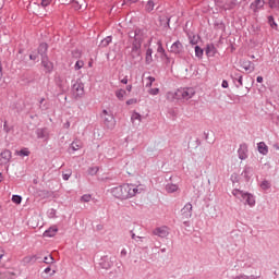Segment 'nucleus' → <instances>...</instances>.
<instances>
[{"label":"nucleus","mask_w":279,"mask_h":279,"mask_svg":"<svg viewBox=\"0 0 279 279\" xmlns=\"http://www.w3.org/2000/svg\"><path fill=\"white\" fill-rule=\"evenodd\" d=\"M145 191V186L143 185H134V184H122L117 187L111 189V194L117 199H130L136 195H141Z\"/></svg>","instance_id":"obj_1"},{"label":"nucleus","mask_w":279,"mask_h":279,"mask_svg":"<svg viewBox=\"0 0 279 279\" xmlns=\"http://www.w3.org/2000/svg\"><path fill=\"white\" fill-rule=\"evenodd\" d=\"M74 69L75 71H80V69H84V61L82 60L76 61Z\"/></svg>","instance_id":"obj_38"},{"label":"nucleus","mask_w":279,"mask_h":279,"mask_svg":"<svg viewBox=\"0 0 279 279\" xmlns=\"http://www.w3.org/2000/svg\"><path fill=\"white\" fill-rule=\"evenodd\" d=\"M39 108L40 110H49V104L45 102V98L39 99Z\"/></svg>","instance_id":"obj_30"},{"label":"nucleus","mask_w":279,"mask_h":279,"mask_svg":"<svg viewBox=\"0 0 279 279\" xmlns=\"http://www.w3.org/2000/svg\"><path fill=\"white\" fill-rule=\"evenodd\" d=\"M98 171H99V168H98V167H92V168H89V169L87 170V172H88L89 175H97Z\"/></svg>","instance_id":"obj_37"},{"label":"nucleus","mask_w":279,"mask_h":279,"mask_svg":"<svg viewBox=\"0 0 279 279\" xmlns=\"http://www.w3.org/2000/svg\"><path fill=\"white\" fill-rule=\"evenodd\" d=\"M247 154H248L247 144H241L238 149V156L240 160H247Z\"/></svg>","instance_id":"obj_12"},{"label":"nucleus","mask_w":279,"mask_h":279,"mask_svg":"<svg viewBox=\"0 0 279 279\" xmlns=\"http://www.w3.org/2000/svg\"><path fill=\"white\" fill-rule=\"evenodd\" d=\"M48 217H49L50 219H53V217H56V209H50V210L48 211Z\"/></svg>","instance_id":"obj_45"},{"label":"nucleus","mask_w":279,"mask_h":279,"mask_svg":"<svg viewBox=\"0 0 279 279\" xmlns=\"http://www.w3.org/2000/svg\"><path fill=\"white\" fill-rule=\"evenodd\" d=\"M260 189H263V191H268V189H271V183H269V181L265 180L260 183Z\"/></svg>","instance_id":"obj_32"},{"label":"nucleus","mask_w":279,"mask_h":279,"mask_svg":"<svg viewBox=\"0 0 279 279\" xmlns=\"http://www.w3.org/2000/svg\"><path fill=\"white\" fill-rule=\"evenodd\" d=\"M170 51L171 53H182V51H184V46H182V43H180V40L173 43L170 47Z\"/></svg>","instance_id":"obj_14"},{"label":"nucleus","mask_w":279,"mask_h":279,"mask_svg":"<svg viewBox=\"0 0 279 279\" xmlns=\"http://www.w3.org/2000/svg\"><path fill=\"white\" fill-rule=\"evenodd\" d=\"M62 178H63V180H69V178H71V172H68V173H63L62 174Z\"/></svg>","instance_id":"obj_49"},{"label":"nucleus","mask_w":279,"mask_h":279,"mask_svg":"<svg viewBox=\"0 0 279 279\" xmlns=\"http://www.w3.org/2000/svg\"><path fill=\"white\" fill-rule=\"evenodd\" d=\"M58 234V227L52 226L48 230L44 232V236L51 239L52 236H56Z\"/></svg>","instance_id":"obj_17"},{"label":"nucleus","mask_w":279,"mask_h":279,"mask_svg":"<svg viewBox=\"0 0 279 279\" xmlns=\"http://www.w3.org/2000/svg\"><path fill=\"white\" fill-rule=\"evenodd\" d=\"M112 43V36H107L105 39L101 40L100 47H108Z\"/></svg>","instance_id":"obj_29"},{"label":"nucleus","mask_w":279,"mask_h":279,"mask_svg":"<svg viewBox=\"0 0 279 279\" xmlns=\"http://www.w3.org/2000/svg\"><path fill=\"white\" fill-rule=\"evenodd\" d=\"M37 258L38 257H36V255H28L25 256L22 262L24 263V265H29L32 263H36Z\"/></svg>","instance_id":"obj_19"},{"label":"nucleus","mask_w":279,"mask_h":279,"mask_svg":"<svg viewBox=\"0 0 279 279\" xmlns=\"http://www.w3.org/2000/svg\"><path fill=\"white\" fill-rule=\"evenodd\" d=\"M193 217V205L186 203L181 209V219H191Z\"/></svg>","instance_id":"obj_8"},{"label":"nucleus","mask_w":279,"mask_h":279,"mask_svg":"<svg viewBox=\"0 0 279 279\" xmlns=\"http://www.w3.org/2000/svg\"><path fill=\"white\" fill-rule=\"evenodd\" d=\"M159 93H160V88H150L148 90V95H153V96L159 95Z\"/></svg>","instance_id":"obj_42"},{"label":"nucleus","mask_w":279,"mask_h":279,"mask_svg":"<svg viewBox=\"0 0 279 279\" xmlns=\"http://www.w3.org/2000/svg\"><path fill=\"white\" fill-rule=\"evenodd\" d=\"M142 116L138 112H134L131 117V121L134 123V121H138L141 123Z\"/></svg>","instance_id":"obj_34"},{"label":"nucleus","mask_w":279,"mask_h":279,"mask_svg":"<svg viewBox=\"0 0 279 279\" xmlns=\"http://www.w3.org/2000/svg\"><path fill=\"white\" fill-rule=\"evenodd\" d=\"M126 90H128L129 93H132V85H128V86H126Z\"/></svg>","instance_id":"obj_58"},{"label":"nucleus","mask_w":279,"mask_h":279,"mask_svg":"<svg viewBox=\"0 0 279 279\" xmlns=\"http://www.w3.org/2000/svg\"><path fill=\"white\" fill-rule=\"evenodd\" d=\"M71 148L73 149V151H77V149H82V142H80V140L72 142Z\"/></svg>","instance_id":"obj_28"},{"label":"nucleus","mask_w":279,"mask_h":279,"mask_svg":"<svg viewBox=\"0 0 279 279\" xmlns=\"http://www.w3.org/2000/svg\"><path fill=\"white\" fill-rule=\"evenodd\" d=\"M125 95H126L125 89H118V90L116 92V97H117L120 101H123V99H125Z\"/></svg>","instance_id":"obj_25"},{"label":"nucleus","mask_w":279,"mask_h":279,"mask_svg":"<svg viewBox=\"0 0 279 279\" xmlns=\"http://www.w3.org/2000/svg\"><path fill=\"white\" fill-rule=\"evenodd\" d=\"M146 88H151L154 82H156V78L154 76L146 77Z\"/></svg>","instance_id":"obj_33"},{"label":"nucleus","mask_w":279,"mask_h":279,"mask_svg":"<svg viewBox=\"0 0 279 279\" xmlns=\"http://www.w3.org/2000/svg\"><path fill=\"white\" fill-rule=\"evenodd\" d=\"M268 25H270L271 29L278 32V23H276V20L271 15L268 16Z\"/></svg>","instance_id":"obj_24"},{"label":"nucleus","mask_w":279,"mask_h":279,"mask_svg":"<svg viewBox=\"0 0 279 279\" xmlns=\"http://www.w3.org/2000/svg\"><path fill=\"white\" fill-rule=\"evenodd\" d=\"M12 202L13 204H21L23 202V197H21V195H13Z\"/></svg>","instance_id":"obj_36"},{"label":"nucleus","mask_w":279,"mask_h":279,"mask_svg":"<svg viewBox=\"0 0 279 279\" xmlns=\"http://www.w3.org/2000/svg\"><path fill=\"white\" fill-rule=\"evenodd\" d=\"M233 82H235L236 88H241L243 86V75L239 74V72H235L232 74Z\"/></svg>","instance_id":"obj_16"},{"label":"nucleus","mask_w":279,"mask_h":279,"mask_svg":"<svg viewBox=\"0 0 279 279\" xmlns=\"http://www.w3.org/2000/svg\"><path fill=\"white\" fill-rule=\"evenodd\" d=\"M4 255H5V252L3 251L2 247H0V260L3 258Z\"/></svg>","instance_id":"obj_52"},{"label":"nucleus","mask_w":279,"mask_h":279,"mask_svg":"<svg viewBox=\"0 0 279 279\" xmlns=\"http://www.w3.org/2000/svg\"><path fill=\"white\" fill-rule=\"evenodd\" d=\"M132 104H136V99H129L126 101V106H132Z\"/></svg>","instance_id":"obj_50"},{"label":"nucleus","mask_w":279,"mask_h":279,"mask_svg":"<svg viewBox=\"0 0 279 279\" xmlns=\"http://www.w3.org/2000/svg\"><path fill=\"white\" fill-rule=\"evenodd\" d=\"M12 160V151L5 149L0 154V165H9Z\"/></svg>","instance_id":"obj_10"},{"label":"nucleus","mask_w":279,"mask_h":279,"mask_svg":"<svg viewBox=\"0 0 279 279\" xmlns=\"http://www.w3.org/2000/svg\"><path fill=\"white\" fill-rule=\"evenodd\" d=\"M131 239L141 241L143 243V236H136V233L134 231H131Z\"/></svg>","instance_id":"obj_43"},{"label":"nucleus","mask_w":279,"mask_h":279,"mask_svg":"<svg viewBox=\"0 0 279 279\" xmlns=\"http://www.w3.org/2000/svg\"><path fill=\"white\" fill-rule=\"evenodd\" d=\"M49 3H51L50 0H41L43 8H47V5H49Z\"/></svg>","instance_id":"obj_47"},{"label":"nucleus","mask_w":279,"mask_h":279,"mask_svg":"<svg viewBox=\"0 0 279 279\" xmlns=\"http://www.w3.org/2000/svg\"><path fill=\"white\" fill-rule=\"evenodd\" d=\"M44 263H46V265L53 264V256L49 255V256L44 257Z\"/></svg>","instance_id":"obj_40"},{"label":"nucleus","mask_w":279,"mask_h":279,"mask_svg":"<svg viewBox=\"0 0 279 279\" xmlns=\"http://www.w3.org/2000/svg\"><path fill=\"white\" fill-rule=\"evenodd\" d=\"M3 130H4V132H5L7 134H9V132H10V126L8 125V121L4 122V124H3Z\"/></svg>","instance_id":"obj_46"},{"label":"nucleus","mask_w":279,"mask_h":279,"mask_svg":"<svg viewBox=\"0 0 279 279\" xmlns=\"http://www.w3.org/2000/svg\"><path fill=\"white\" fill-rule=\"evenodd\" d=\"M138 0H123L122 5H132V3H136Z\"/></svg>","instance_id":"obj_44"},{"label":"nucleus","mask_w":279,"mask_h":279,"mask_svg":"<svg viewBox=\"0 0 279 279\" xmlns=\"http://www.w3.org/2000/svg\"><path fill=\"white\" fill-rule=\"evenodd\" d=\"M178 100L189 101V99H193L195 97V88L193 87H181L177 89Z\"/></svg>","instance_id":"obj_4"},{"label":"nucleus","mask_w":279,"mask_h":279,"mask_svg":"<svg viewBox=\"0 0 279 279\" xmlns=\"http://www.w3.org/2000/svg\"><path fill=\"white\" fill-rule=\"evenodd\" d=\"M154 8H156V3L154 2V0H148L145 5L146 12H153Z\"/></svg>","instance_id":"obj_26"},{"label":"nucleus","mask_w":279,"mask_h":279,"mask_svg":"<svg viewBox=\"0 0 279 279\" xmlns=\"http://www.w3.org/2000/svg\"><path fill=\"white\" fill-rule=\"evenodd\" d=\"M46 274H49L50 271H51V267H47V268H45V270H44Z\"/></svg>","instance_id":"obj_57"},{"label":"nucleus","mask_w":279,"mask_h":279,"mask_svg":"<svg viewBox=\"0 0 279 279\" xmlns=\"http://www.w3.org/2000/svg\"><path fill=\"white\" fill-rule=\"evenodd\" d=\"M153 53H154V50H151V48H148L146 50V57H145L146 64H151V62H154V58L151 57Z\"/></svg>","instance_id":"obj_20"},{"label":"nucleus","mask_w":279,"mask_h":279,"mask_svg":"<svg viewBox=\"0 0 279 279\" xmlns=\"http://www.w3.org/2000/svg\"><path fill=\"white\" fill-rule=\"evenodd\" d=\"M245 204H247V196H245V199H244Z\"/></svg>","instance_id":"obj_63"},{"label":"nucleus","mask_w":279,"mask_h":279,"mask_svg":"<svg viewBox=\"0 0 279 279\" xmlns=\"http://www.w3.org/2000/svg\"><path fill=\"white\" fill-rule=\"evenodd\" d=\"M242 175L245 180L250 181V178H252V167H245L242 171Z\"/></svg>","instance_id":"obj_22"},{"label":"nucleus","mask_w":279,"mask_h":279,"mask_svg":"<svg viewBox=\"0 0 279 279\" xmlns=\"http://www.w3.org/2000/svg\"><path fill=\"white\" fill-rule=\"evenodd\" d=\"M256 82H258V84H263V76H257Z\"/></svg>","instance_id":"obj_55"},{"label":"nucleus","mask_w":279,"mask_h":279,"mask_svg":"<svg viewBox=\"0 0 279 279\" xmlns=\"http://www.w3.org/2000/svg\"><path fill=\"white\" fill-rule=\"evenodd\" d=\"M157 53H160L161 58H168L165 48L162 47V43L158 41Z\"/></svg>","instance_id":"obj_27"},{"label":"nucleus","mask_w":279,"mask_h":279,"mask_svg":"<svg viewBox=\"0 0 279 279\" xmlns=\"http://www.w3.org/2000/svg\"><path fill=\"white\" fill-rule=\"evenodd\" d=\"M0 10H3V1L0 0Z\"/></svg>","instance_id":"obj_59"},{"label":"nucleus","mask_w":279,"mask_h":279,"mask_svg":"<svg viewBox=\"0 0 279 279\" xmlns=\"http://www.w3.org/2000/svg\"><path fill=\"white\" fill-rule=\"evenodd\" d=\"M179 189H180V187L178 186V184L168 183V184L166 185V191H167V193H175V192H178Z\"/></svg>","instance_id":"obj_21"},{"label":"nucleus","mask_w":279,"mask_h":279,"mask_svg":"<svg viewBox=\"0 0 279 279\" xmlns=\"http://www.w3.org/2000/svg\"><path fill=\"white\" fill-rule=\"evenodd\" d=\"M29 60H33L34 62H38V54H31Z\"/></svg>","instance_id":"obj_48"},{"label":"nucleus","mask_w":279,"mask_h":279,"mask_svg":"<svg viewBox=\"0 0 279 279\" xmlns=\"http://www.w3.org/2000/svg\"><path fill=\"white\" fill-rule=\"evenodd\" d=\"M120 254L121 256H128V250L123 248Z\"/></svg>","instance_id":"obj_54"},{"label":"nucleus","mask_w":279,"mask_h":279,"mask_svg":"<svg viewBox=\"0 0 279 279\" xmlns=\"http://www.w3.org/2000/svg\"><path fill=\"white\" fill-rule=\"evenodd\" d=\"M269 8L272 10H279V0H269Z\"/></svg>","instance_id":"obj_31"},{"label":"nucleus","mask_w":279,"mask_h":279,"mask_svg":"<svg viewBox=\"0 0 279 279\" xmlns=\"http://www.w3.org/2000/svg\"><path fill=\"white\" fill-rule=\"evenodd\" d=\"M84 83L76 81L72 86V95L75 99L84 97Z\"/></svg>","instance_id":"obj_6"},{"label":"nucleus","mask_w":279,"mask_h":279,"mask_svg":"<svg viewBox=\"0 0 279 279\" xmlns=\"http://www.w3.org/2000/svg\"><path fill=\"white\" fill-rule=\"evenodd\" d=\"M221 86L222 88H228L229 86L228 81L223 80Z\"/></svg>","instance_id":"obj_51"},{"label":"nucleus","mask_w":279,"mask_h":279,"mask_svg":"<svg viewBox=\"0 0 279 279\" xmlns=\"http://www.w3.org/2000/svg\"><path fill=\"white\" fill-rule=\"evenodd\" d=\"M121 83H122V84H128V77L122 78V80H121Z\"/></svg>","instance_id":"obj_56"},{"label":"nucleus","mask_w":279,"mask_h":279,"mask_svg":"<svg viewBox=\"0 0 279 279\" xmlns=\"http://www.w3.org/2000/svg\"><path fill=\"white\" fill-rule=\"evenodd\" d=\"M41 65L46 73H51L53 71V62L49 61V57L41 58Z\"/></svg>","instance_id":"obj_11"},{"label":"nucleus","mask_w":279,"mask_h":279,"mask_svg":"<svg viewBox=\"0 0 279 279\" xmlns=\"http://www.w3.org/2000/svg\"><path fill=\"white\" fill-rule=\"evenodd\" d=\"M102 121L107 130H114L117 125V120L114 119L112 112H109L106 109L102 110Z\"/></svg>","instance_id":"obj_5"},{"label":"nucleus","mask_w":279,"mask_h":279,"mask_svg":"<svg viewBox=\"0 0 279 279\" xmlns=\"http://www.w3.org/2000/svg\"><path fill=\"white\" fill-rule=\"evenodd\" d=\"M93 198V196H90V194H84L82 197H81V202H90V199Z\"/></svg>","instance_id":"obj_41"},{"label":"nucleus","mask_w":279,"mask_h":279,"mask_svg":"<svg viewBox=\"0 0 279 279\" xmlns=\"http://www.w3.org/2000/svg\"><path fill=\"white\" fill-rule=\"evenodd\" d=\"M144 38L145 35L143 34V29L141 28H135L134 31L129 32V40L132 44V58H138L141 56V47L143 45Z\"/></svg>","instance_id":"obj_2"},{"label":"nucleus","mask_w":279,"mask_h":279,"mask_svg":"<svg viewBox=\"0 0 279 279\" xmlns=\"http://www.w3.org/2000/svg\"><path fill=\"white\" fill-rule=\"evenodd\" d=\"M3 77V73L1 72V65H0V80Z\"/></svg>","instance_id":"obj_61"},{"label":"nucleus","mask_w":279,"mask_h":279,"mask_svg":"<svg viewBox=\"0 0 279 279\" xmlns=\"http://www.w3.org/2000/svg\"><path fill=\"white\" fill-rule=\"evenodd\" d=\"M257 149L262 154V156H267V154H269V147L267 146V144H265V142H259L257 144Z\"/></svg>","instance_id":"obj_15"},{"label":"nucleus","mask_w":279,"mask_h":279,"mask_svg":"<svg viewBox=\"0 0 279 279\" xmlns=\"http://www.w3.org/2000/svg\"><path fill=\"white\" fill-rule=\"evenodd\" d=\"M47 49H49V46L47 44H40L38 47V53L41 56V58H47Z\"/></svg>","instance_id":"obj_18"},{"label":"nucleus","mask_w":279,"mask_h":279,"mask_svg":"<svg viewBox=\"0 0 279 279\" xmlns=\"http://www.w3.org/2000/svg\"><path fill=\"white\" fill-rule=\"evenodd\" d=\"M17 156H29V149L23 148L20 151H16Z\"/></svg>","instance_id":"obj_39"},{"label":"nucleus","mask_w":279,"mask_h":279,"mask_svg":"<svg viewBox=\"0 0 279 279\" xmlns=\"http://www.w3.org/2000/svg\"><path fill=\"white\" fill-rule=\"evenodd\" d=\"M183 223H184V226H189V221H184Z\"/></svg>","instance_id":"obj_62"},{"label":"nucleus","mask_w":279,"mask_h":279,"mask_svg":"<svg viewBox=\"0 0 279 279\" xmlns=\"http://www.w3.org/2000/svg\"><path fill=\"white\" fill-rule=\"evenodd\" d=\"M265 8V0H255L250 4V9L254 12V14H258L259 10Z\"/></svg>","instance_id":"obj_9"},{"label":"nucleus","mask_w":279,"mask_h":279,"mask_svg":"<svg viewBox=\"0 0 279 279\" xmlns=\"http://www.w3.org/2000/svg\"><path fill=\"white\" fill-rule=\"evenodd\" d=\"M65 128H71V123H70V122H66V123H65Z\"/></svg>","instance_id":"obj_60"},{"label":"nucleus","mask_w":279,"mask_h":279,"mask_svg":"<svg viewBox=\"0 0 279 279\" xmlns=\"http://www.w3.org/2000/svg\"><path fill=\"white\" fill-rule=\"evenodd\" d=\"M195 56L196 58H202V56H204V50L199 46H195Z\"/></svg>","instance_id":"obj_35"},{"label":"nucleus","mask_w":279,"mask_h":279,"mask_svg":"<svg viewBox=\"0 0 279 279\" xmlns=\"http://www.w3.org/2000/svg\"><path fill=\"white\" fill-rule=\"evenodd\" d=\"M166 99L168 101H175V99H178V92H168L166 94Z\"/></svg>","instance_id":"obj_23"},{"label":"nucleus","mask_w":279,"mask_h":279,"mask_svg":"<svg viewBox=\"0 0 279 279\" xmlns=\"http://www.w3.org/2000/svg\"><path fill=\"white\" fill-rule=\"evenodd\" d=\"M37 136H38V138H43V137H44L43 130H40V131L37 132Z\"/></svg>","instance_id":"obj_53"},{"label":"nucleus","mask_w":279,"mask_h":279,"mask_svg":"<svg viewBox=\"0 0 279 279\" xmlns=\"http://www.w3.org/2000/svg\"><path fill=\"white\" fill-rule=\"evenodd\" d=\"M161 252H167V248H162Z\"/></svg>","instance_id":"obj_64"},{"label":"nucleus","mask_w":279,"mask_h":279,"mask_svg":"<svg viewBox=\"0 0 279 279\" xmlns=\"http://www.w3.org/2000/svg\"><path fill=\"white\" fill-rule=\"evenodd\" d=\"M232 196L236 199H240V202H245V197H247V205L252 207L256 206V199L254 198V195L243 192L239 189H234L232 191Z\"/></svg>","instance_id":"obj_3"},{"label":"nucleus","mask_w":279,"mask_h":279,"mask_svg":"<svg viewBox=\"0 0 279 279\" xmlns=\"http://www.w3.org/2000/svg\"><path fill=\"white\" fill-rule=\"evenodd\" d=\"M170 230L167 226L157 227L153 230L154 236H159V239H167L169 236Z\"/></svg>","instance_id":"obj_7"},{"label":"nucleus","mask_w":279,"mask_h":279,"mask_svg":"<svg viewBox=\"0 0 279 279\" xmlns=\"http://www.w3.org/2000/svg\"><path fill=\"white\" fill-rule=\"evenodd\" d=\"M241 66L246 71V73H254L255 71V65L250 60L241 61Z\"/></svg>","instance_id":"obj_13"}]
</instances>
